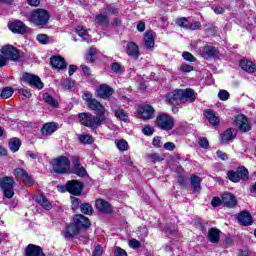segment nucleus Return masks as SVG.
I'll return each instance as SVG.
<instances>
[{"instance_id": "44", "label": "nucleus", "mask_w": 256, "mask_h": 256, "mask_svg": "<svg viewBox=\"0 0 256 256\" xmlns=\"http://www.w3.org/2000/svg\"><path fill=\"white\" fill-rule=\"evenodd\" d=\"M13 93H14L13 88L6 87L2 90L1 97L2 99H9V97H12Z\"/></svg>"}, {"instance_id": "21", "label": "nucleus", "mask_w": 256, "mask_h": 256, "mask_svg": "<svg viewBox=\"0 0 256 256\" xmlns=\"http://www.w3.org/2000/svg\"><path fill=\"white\" fill-rule=\"evenodd\" d=\"M57 129H58L57 123L49 122L42 126L41 133L42 135L49 137V135H53V133H55Z\"/></svg>"}, {"instance_id": "35", "label": "nucleus", "mask_w": 256, "mask_h": 256, "mask_svg": "<svg viewBox=\"0 0 256 256\" xmlns=\"http://www.w3.org/2000/svg\"><path fill=\"white\" fill-rule=\"evenodd\" d=\"M76 33H77V35H79V37H82V39H84V41H87V43H89V41H91V38L89 37V31L87 30L86 27L78 26L76 28Z\"/></svg>"}, {"instance_id": "7", "label": "nucleus", "mask_w": 256, "mask_h": 256, "mask_svg": "<svg viewBox=\"0 0 256 256\" xmlns=\"http://www.w3.org/2000/svg\"><path fill=\"white\" fill-rule=\"evenodd\" d=\"M14 175L16 179H21V181L26 185V187H31L32 185H35V180L31 178L29 173L21 168H16L14 170Z\"/></svg>"}, {"instance_id": "30", "label": "nucleus", "mask_w": 256, "mask_h": 256, "mask_svg": "<svg viewBox=\"0 0 256 256\" xmlns=\"http://www.w3.org/2000/svg\"><path fill=\"white\" fill-rule=\"evenodd\" d=\"M235 135H237V131L235 129H228L221 135V142L228 143V141H233L235 139Z\"/></svg>"}, {"instance_id": "50", "label": "nucleus", "mask_w": 256, "mask_h": 256, "mask_svg": "<svg viewBox=\"0 0 256 256\" xmlns=\"http://www.w3.org/2000/svg\"><path fill=\"white\" fill-rule=\"evenodd\" d=\"M176 25H178V27H188L189 21L185 17L178 18V19H176Z\"/></svg>"}, {"instance_id": "3", "label": "nucleus", "mask_w": 256, "mask_h": 256, "mask_svg": "<svg viewBox=\"0 0 256 256\" xmlns=\"http://www.w3.org/2000/svg\"><path fill=\"white\" fill-rule=\"evenodd\" d=\"M1 53L0 67H5L7 65V61H17V59H19V51L13 46L2 47Z\"/></svg>"}, {"instance_id": "23", "label": "nucleus", "mask_w": 256, "mask_h": 256, "mask_svg": "<svg viewBox=\"0 0 256 256\" xmlns=\"http://www.w3.org/2000/svg\"><path fill=\"white\" fill-rule=\"evenodd\" d=\"M26 256H45L41 247L29 244L26 248Z\"/></svg>"}, {"instance_id": "45", "label": "nucleus", "mask_w": 256, "mask_h": 256, "mask_svg": "<svg viewBox=\"0 0 256 256\" xmlns=\"http://www.w3.org/2000/svg\"><path fill=\"white\" fill-rule=\"evenodd\" d=\"M80 209L84 215H91V213H93V207L88 203L82 204Z\"/></svg>"}, {"instance_id": "19", "label": "nucleus", "mask_w": 256, "mask_h": 256, "mask_svg": "<svg viewBox=\"0 0 256 256\" xmlns=\"http://www.w3.org/2000/svg\"><path fill=\"white\" fill-rule=\"evenodd\" d=\"M72 165L74 167L76 175H78L79 177H85V175H87V171L85 170V168H83V166H81V163H79V157L74 156L72 158Z\"/></svg>"}, {"instance_id": "52", "label": "nucleus", "mask_w": 256, "mask_h": 256, "mask_svg": "<svg viewBox=\"0 0 256 256\" xmlns=\"http://www.w3.org/2000/svg\"><path fill=\"white\" fill-rule=\"evenodd\" d=\"M62 87H64V89H73V87H75V82L72 80H63Z\"/></svg>"}, {"instance_id": "36", "label": "nucleus", "mask_w": 256, "mask_h": 256, "mask_svg": "<svg viewBox=\"0 0 256 256\" xmlns=\"http://www.w3.org/2000/svg\"><path fill=\"white\" fill-rule=\"evenodd\" d=\"M190 183L196 193H199V191H201V178L199 176L192 175L190 178Z\"/></svg>"}, {"instance_id": "43", "label": "nucleus", "mask_w": 256, "mask_h": 256, "mask_svg": "<svg viewBox=\"0 0 256 256\" xmlns=\"http://www.w3.org/2000/svg\"><path fill=\"white\" fill-rule=\"evenodd\" d=\"M95 55H97V48L91 47L86 55V61L93 63L95 61Z\"/></svg>"}, {"instance_id": "27", "label": "nucleus", "mask_w": 256, "mask_h": 256, "mask_svg": "<svg viewBox=\"0 0 256 256\" xmlns=\"http://www.w3.org/2000/svg\"><path fill=\"white\" fill-rule=\"evenodd\" d=\"M201 55L204 59L215 57L217 55V49L211 45H206L202 48Z\"/></svg>"}, {"instance_id": "42", "label": "nucleus", "mask_w": 256, "mask_h": 256, "mask_svg": "<svg viewBox=\"0 0 256 256\" xmlns=\"http://www.w3.org/2000/svg\"><path fill=\"white\" fill-rule=\"evenodd\" d=\"M36 41H38L40 45H49V42L51 41V37H49L47 34H38L36 36Z\"/></svg>"}, {"instance_id": "5", "label": "nucleus", "mask_w": 256, "mask_h": 256, "mask_svg": "<svg viewBox=\"0 0 256 256\" xmlns=\"http://www.w3.org/2000/svg\"><path fill=\"white\" fill-rule=\"evenodd\" d=\"M15 180L12 177H3L0 179V189L3 191L4 197L7 199H13L15 195Z\"/></svg>"}, {"instance_id": "40", "label": "nucleus", "mask_w": 256, "mask_h": 256, "mask_svg": "<svg viewBox=\"0 0 256 256\" xmlns=\"http://www.w3.org/2000/svg\"><path fill=\"white\" fill-rule=\"evenodd\" d=\"M95 23L102 27H107L109 25V18H107V15L99 14L95 17Z\"/></svg>"}, {"instance_id": "10", "label": "nucleus", "mask_w": 256, "mask_h": 256, "mask_svg": "<svg viewBox=\"0 0 256 256\" xmlns=\"http://www.w3.org/2000/svg\"><path fill=\"white\" fill-rule=\"evenodd\" d=\"M73 223L80 231L81 229H88V227H91V221H89V218L83 216L82 214L74 216Z\"/></svg>"}, {"instance_id": "15", "label": "nucleus", "mask_w": 256, "mask_h": 256, "mask_svg": "<svg viewBox=\"0 0 256 256\" xmlns=\"http://www.w3.org/2000/svg\"><path fill=\"white\" fill-rule=\"evenodd\" d=\"M95 206L96 209H98V211H100V213H113V207H111V204H109V202H107L106 200L103 199H98L95 202Z\"/></svg>"}, {"instance_id": "24", "label": "nucleus", "mask_w": 256, "mask_h": 256, "mask_svg": "<svg viewBox=\"0 0 256 256\" xmlns=\"http://www.w3.org/2000/svg\"><path fill=\"white\" fill-rule=\"evenodd\" d=\"M126 53L129 57H139V45L135 42H128L126 45Z\"/></svg>"}, {"instance_id": "26", "label": "nucleus", "mask_w": 256, "mask_h": 256, "mask_svg": "<svg viewBox=\"0 0 256 256\" xmlns=\"http://www.w3.org/2000/svg\"><path fill=\"white\" fill-rule=\"evenodd\" d=\"M238 221L241 225L247 227V225H251L253 223V218L249 212L244 211L238 215Z\"/></svg>"}, {"instance_id": "9", "label": "nucleus", "mask_w": 256, "mask_h": 256, "mask_svg": "<svg viewBox=\"0 0 256 256\" xmlns=\"http://www.w3.org/2000/svg\"><path fill=\"white\" fill-rule=\"evenodd\" d=\"M23 80L31 87H36V89H43V82H41V78H39V76L30 73H24Z\"/></svg>"}, {"instance_id": "34", "label": "nucleus", "mask_w": 256, "mask_h": 256, "mask_svg": "<svg viewBox=\"0 0 256 256\" xmlns=\"http://www.w3.org/2000/svg\"><path fill=\"white\" fill-rule=\"evenodd\" d=\"M182 101L183 103H186V101H190L193 103L195 101V91L191 89L182 90Z\"/></svg>"}, {"instance_id": "2", "label": "nucleus", "mask_w": 256, "mask_h": 256, "mask_svg": "<svg viewBox=\"0 0 256 256\" xmlns=\"http://www.w3.org/2000/svg\"><path fill=\"white\" fill-rule=\"evenodd\" d=\"M54 173L65 175L71 171V161L67 156H58L51 161Z\"/></svg>"}, {"instance_id": "12", "label": "nucleus", "mask_w": 256, "mask_h": 256, "mask_svg": "<svg viewBox=\"0 0 256 256\" xmlns=\"http://www.w3.org/2000/svg\"><path fill=\"white\" fill-rule=\"evenodd\" d=\"M235 123L240 131H243L244 133H247V131H251V125L249 124V120H247V117H245V115L241 114L236 116Z\"/></svg>"}, {"instance_id": "8", "label": "nucleus", "mask_w": 256, "mask_h": 256, "mask_svg": "<svg viewBox=\"0 0 256 256\" xmlns=\"http://www.w3.org/2000/svg\"><path fill=\"white\" fill-rule=\"evenodd\" d=\"M167 103L170 105H181L183 102V90H173L166 95Z\"/></svg>"}, {"instance_id": "56", "label": "nucleus", "mask_w": 256, "mask_h": 256, "mask_svg": "<svg viewBox=\"0 0 256 256\" xmlns=\"http://www.w3.org/2000/svg\"><path fill=\"white\" fill-rule=\"evenodd\" d=\"M142 133H144L147 136L153 135L155 133V129L151 126H146L143 128Z\"/></svg>"}, {"instance_id": "22", "label": "nucleus", "mask_w": 256, "mask_h": 256, "mask_svg": "<svg viewBox=\"0 0 256 256\" xmlns=\"http://www.w3.org/2000/svg\"><path fill=\"white\" fill-rule=\"evenodd\" d=\"M222 204L226 207H235L237 205V199L231 193L222 194Z\"/></svg>"}, {"instance_id": "60", "label": "nucleus", "mask_w": 256, "mask_h": 256, "mask_svg": "<svg viewBox=\"0 0 256 256\" xmlns=\"http://www.w3.org/2000/svg\"><path fill=\"white\" fill-rule=\"evenodd\" d=\"M71 203H72V209L73 211L77 210V208L79 207V205L81 204L79 202V198H76V197H71Z\"/></svg>"}, {"instance_id": "59", "label": "nucleus", "mask_w": 256, "mask_h": 256, "mask_svg": "<svg viewBox=\"0 0 256 256\" xmlns=\"http://www.w3.org/2000/svg\"><path fill=\"white\" fill-rule=\"evenodd\" d=\"M101 255H103V247H101V245L95 246L92 256H101Z\"/></svg>"}, {"instance_id": "29", "label": "nucleus", "mask_w": 256, "mask_h": 256, "mask_svg": "<svg viewBox=\"0 0 256 256\" xmlns=\"http://www.w3.org/2000/svg\"><path fill=\"white\" fill-rule=\"evenodd\" d=\"M220 237H221V230L217 228H211L208 231V241H210V243H219Z\"/></svg>"}, {"instance_id": "25", "label": "nucleus", "mask_w": 256, "mask_h": 256, "mask_svg": "<svg viewBox=\"0 0 256 256\" xmlns=\"http://www.w3.org/2000/svg\"><path fill=\"white\" fill-rule=\"evenodd\" d=\"M111 109L116 117V119H119L120 121H124L127 123L129 121V113L127 111L123 110V108L115 109L113 106H111Z\"/></svg>"}, {"instance_id": "41", "label": "nucleus", "mask_w": 256, "mask_h": 256, "mask_svg": "<svg viewBox=\"0 0 256 256\" xmlns=\"http://www.w3.org/2000/svg\"><path fill=\"white\" fill-rule=\"evenodd\" d=\"M236 173L238 175V178H240V181L241 179L242 181H247V179H249V171L243 166L239 167Z\"/></svg>"}, {"instance_id": "53", "label": "nucleus", "mask_w": 256, "mask_h": 256, "mask_svg": "<svg viewBox=\"0 0 256 256\" xmlns=\"http://www.w3.org/2000/svg\"><path fill=\"white\" fill-rule=\"evenodd\" d=\"M82 99L86 102V105H88L91 101H93V94L86 91L83 93Z\"/></svg>"}, {"instance_id": "37", "label": "nucleus", "mask_w": 256, "mask_h": 256, "mask_svg": "<svg viewBox=\"0 0 256 256\" xmlns=\"http://www.w3.org/2000/svg\"><path fill=\"white\" fill-rule=\"evenodd\" d=\"M21 147V140L19 138H12L9 141V149L12 151V153H17L19 151V148Z\"/></svg>"}, {"instance_id": "58", "label": "nucleus", "mask_w": 256, "mask_h": 256, "mask_svg": "<svg viewBox=\"0 0 256 256\" xmlns=\"http://www.w3.org/2000/svg\"><path fill=\"white\" fill-rule=\"evenodd\" d=\"M221 203H223V196L221 198L219 197H214L211 201V205L213 207H219V205H221Z\"/></svg>"}, {"instance_id": "51", "label": "nucleus", "mask_w": 256, "mask_h": 256, "mask_svg": "<svg viewBox=\"0 0 256 256\" xmlns=\"http://www.w3.org/2000/svg\"><path fill=\"white\" fill-rule=\"evenodd\" d=\"M182 57L185 61H189L190 63L196 61L195 56H193V54H191L190 52H183Z\"/></svg>"}, {"instance_id": "55", "label": "nucleus", "mask_w": 256, "mask_h": 256, "mask_svg": "<svg viewBox=\"0 0 256 256\" xmlns=\"http://www.w3.org/2000/svg\"><path fill=\"white\" fill-rule=\"evenodd\" d=\"M114 256H127V251L123 250L121 247H116L114 249Z\"/></svg>"}, {"instance_id": "62", "label": "nucleus", "mask_w": 256, "mask_h": 256, "mask_svg": "<svg viewBox=\"0 0 256 256\" xmlns=\"http://www.w3.org/2000/svg\"><path fill=\"white\" fill-rule=\"evenodd\" d=\"M104 13H105L106 15H115L116 13H118V10H117V8H115V7L108 6V7L106 8V10L104 11Z\"/></svg>"}, {"instance_id": "46", "label": "nucleus", "mask_w": 256, "mask_h": 256, "mask_svg": "<svg viewBox=\"0 0 256 256\" xmlns=\"http://www.w3.org/2000/svg\"><path fill=\"white\" fill-rule=\"evenodd\" d=\"M116 145L119 151H127V149H129V143L123 139L119 140Z\"/></svg>"}, {"instance_id": "14", "label": "nucleus", "mask_w": 256, "mask_h": 256, "mask_svg": "<svg viewBox=\"0 0 256 256\" xmlns=\"http://www.w3.org/2000/svg\"><path fill=\"white\" fill-rule=\"evenodd\" d=\"M8 27L12 31V33H18L20 35H24V33H27V27L21 21L11 22L8 24Z\"/></svg>"}, {"instance_id": "18", "label": "nucleus", "mask_w": 256, "mask_h": 256, "mask_svg": "<svg viewBox=\"0 0 256 256\" xmlns=\"http://www.w3.org/2000/svg\"><path fill=\"white\" fill-rule=\"evenodd\" d=\"M87 107H89L91 111H97L98 115H105L106 109L102 103L95 98L87 104Z\"/></svg>"}, {"instance_id": "11", "label": "nucleus", "mask_w": 256, "mask_h": 256, "mask_svg": "<svg viewBox=\"0 0 256 256\" xmlns=\"http://www.w3.org/2000/svg\"><path fill=\"white\" fill-rule=\"evenodd\" d=\"M67 189L68 193H71V195H81V192L83 191V183L77 180L68 181Z\"/></svg>"}, {"instance_id": "39", "label": "nucleus", "mask_w": 256, "mask_h": 256, "mask_svg": "<svg viewBox=\"0 0 256 256\" xmlns=\"http://www.w3.org/2000/svg\"><path fill=\"white\" fill-rule=\"evenodd\" d=\"M78 141L82 145H92V143H94L95 139H93V136H91L89 134H84V135H80L78 137Z\"/></svg>"}, {"instance_id": "54", "label": "nucleus", "mask_w": 256, "mask_h": 256, "mask_svg": "<svg viewBox=\"0 0 256 256\" xmlns=\"http://www.w3.org/2000/svg\"><path fill=\"white\" fill-rule=\"evenodd\" d=\"M218 97L221 101H227L229 99V92L227 90H220Z\"/></svg>"}, {"instance_id": "1", "label": "nucleus", "mask_w": 256, "mask_h": 256, "mask_svg": "<svg viewBox=\"0 0 256 256\" xmlns=\"http://www.w3.org/2000/svg\"><path fill=\"white\" fill-rule=\"evenodd\" d=\"M78 119L81 125H84V127H88L89 129H99V127L105 123L104 114L95 116L89 112H83L78 115Z\"/></svg>"}, {"instance_id": "47", "label": "nucleus", "mask_w": 256, "mask_h": 256, "mask_svg": "<svg viewBox=\"0 0 256 256\" xmlns=\"http://www.w3.org/2000/svg\"><path fill=\"white\" fill-rule=\"evenodd\" d=\"M227 175H228V179L233 183H239V181H241V179L239 178V175L235 171H229Z\"/></svg>"}, {"instance_id": "49", "label": "nucleus", "mask_w": 256, "mask_h": 256, "mask_svg": "<svg viewBox=\"0 0 256 256\" xmlns=\"http://www.w3.org/2000/svg\"><path fill=\"white\" fill-rule=\"evenodd\" d=\"M111 71L113 73H123V67L121 66V64L117 63V62H114L112 63L111 65Z\"/></svg>"}, {"instance_id": "32", "label": "nucleus", "mask_w": 256, "mask_h": 256, "mask_svg": "<svg viewBox=\"0 0 256 256\" xmlns=\"http://www.w3.org/2000/svg\"><path fill=\"white\" fill-rule=\"evenodd\" d=\"M204 117H206L210 125H217L219 123V118L213 110H206L204 112Z\"/></svg>"}, {"instance_id": "20", "label": "nucleus", "mask_w": 256, "mask_h": 256, "mask_svg": "<svg viewBox=\"0 0 256 256\" xmlns=\"http://www.w3.org/2000/svg\"><path fill=\"white\" fill-rule=\"evenodd\" d=\"M97 93L98 97H100L101 99H107L111 97V95H113V88H111L107 84H103L99 87Z\"/></svg>"}, {"instance_id": "4", "label": "nucleus", "mask_w": 256, "mask_h": 256, "mask_svg": "<svg viewBox=\"0 0 256 256\" xmlns=\"http://www.w3.org/2000/svg\"><path fill=\"white\" fill-rule=\"evenodd\" d=\"M30 23H34L36 27H43L49 23V12L47 10L37 9L30 13Z\"/></svg>"}, {"instance_id": "17", "label": "nucleus", "mask_w": 256, "mask_h": 256, "mask_svg": "<svg viewBox=\"0 0 256 256\" xmlns=\"http://www.w3.org/2000/svg\"><path fill=\"white\" fill-rule=\"evenodd\" d=\"M50 63L52 65V67H54V69H59L62 71H63V69H67V62H65V59L61 56L51 57Z\"/></svg>"}, {"instance_id": "13", "label": "nucleus", "mask_w": 256, "mask_h": 256, "mask_svg": "<svg viewBox=\"0 0 256 256\" xmlns=\"http://www.w3.org/2000/svg\"><path fill=\"white\" fill-rule=\"evenodd\" d=\"M138 115L141 117V119L144 120L153 119V115H155V109H153L151 105H143L138 109Z\"/></svg>"}, {"instance_id": "28", "label": "nucleus", "mask_w": 256, "mask_h": 256, "mask_svg": "<svg viewBox=\"0 0 256 256\" xmlns=\"http://www.w3.org/2000/svg\"><path fill=\"white\" fill-rule=\"evenodd\" d=\"M144 46L148 50H151L153 47H155V37H153V32L148 31L144 34Z\"/></svg>"}, {"instance_id": "57", "label": "nucleus", "mask_w": 256, "mask_h": 256, "mask_svg": "<svg viewBox=\"0 0 256 256\" xmlns=\"http://www.w3.org/2000/svg\"><path fill=\"white\" fill-rule=\"evenodd\" d=\"M152 145L154 147H163V142L161 141V137L156 136L153 138Z\"/></svg>"}, {"instance_id": "63", "label": "nucleus", "mask_w": 256, "mask_h": 256, "mask_svg": "<svg viewBox=\"0 0 256 256\" xmlns=\"http://www.w3.org/2000/svg\"><path fill=\"white\" fill-rule=\"evenodd\" d=\"M191 71H193V66H191L189 64H183L181 66V72L182 73H191Z\"/></svg>"}, {"instance_id": "16", "label": "nucleus", "mask_w": 256, "mask_h": 256, "mask_svg": "<svg viewBox=\"0 0 256 256\" xmlns=\"http://www.w3.org/2000/svg\"><path fill=\"white\" fill-rule=\"evenodd\" d=\"M79 233H81V230L75 226L74 223L69 224L66 229L62 232L63 237H65V239H71L73 237H75V235H79Z\"/></svg>"}, {"instance_id": "61", "label": "nucleus", "mask_w": 256, "mask_h": 256, "mask_svg": "<svg viewBox=\"0 0 256 256\" xmlns=\"http://www.w3.org/2000/svg\"><path fill=\"white\" fill-rule=\"evenodd\" d=\"M129 247L132 249H138V247H141V243L137 239H132L129 241Z\"/></svg>"}, {"instance_id": "33", "label": "nucleus", "mask_w": 256, "mask_h": 256, "mask_svg": "<svg viewBox=\"0 0 256 256\" xmlns=\"http://www.w3.org/2000/svg\"><path fill=\"white\" fill-rule=\"evenodd\" d=\"M36 201L41 207H43V209H46V211H49L53 207L51 202H49L43 194L38 195Z\"/></svg>"}, {"instance_id": "6", "label": "nucleus", "mask_w": 256, "mask_h": 256, "mask_svg": "<svg viewBox=\"0 0 256 256\" xmlns=\"http://www.w3.org/2000/svg\"><path fill=\"white\" fill-rule=\"evenodd\" d=\"M156 125L163 131H171L175 125V120L169 114H160L156 118Z\"/></svg>"}, {"instance_id": "38", "label": "nucleus", "mask_w": 256, "mask_h": 256, "mask_svg": "<svg viewBox=\"0 0 256 256\" xmlns=\"http://www.w3.org/2000/svg\"><path fill=\"white\" fill-rule=\"evenodd\" d=\"M43 99H44L45 103H47V105H50V107H53L55 109H57V107H59V102H57V100H55V98L51 97V95H49L48 93L43 94Z\"/></svg>"}, {"instance_id": "31", "label": "nucleus", "mask_w": 256, "mask_h": 256, "mask_svg": "<svg viewBox=\"0 0 256 256\" xmlns=\"http://www.w3.org/2000/svg\"><path fill=\"white\" fill-rule=\"evenodd\" d=\"M240 67L243 71H246V73H255L256 71L255 64L249 60L240 61Z\"/></svg>"}, {"instance_id": "48", "label": "nucleus", "mask_w": 256, "mask_h": 256, "mask_svg": "<svg viewBox=\"0 0 256 256\" xmlns=\"http://www.w3.org/2000/svg\"><path fill=\"white\" fill-rule=\"evenodd\" d=\"M148 159L152 161V163H159L160 161H163V157L157 153L149 154Z\"/></svg>"}, {"instance_id": "64", "label": "nucleus", "mask_w": 256, "mask_h": 256, "mask_svg": "<svg viewBox=\"0 0 256 256\" xmlns=\"http://www.w3.org/2000/svg\"><path fill=\"white\" fill-rule=\"evenodd\" d=\"M198 143L203 149H207V147H209V140H207V138H200Z\"/></svg>"}]
</instances>
